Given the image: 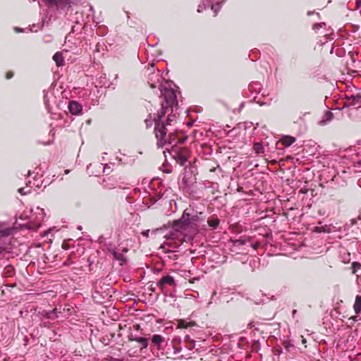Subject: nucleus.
Wrapping results in <instances>:
<instances>
[{
  "mask_svg": "<svg viewBox=\"0 0 361 361\" xmlns=\"http://www.w3.org/2000/svg\"><path fill=\"white\" fill-rule=\"evenodd\" d=\"M161 97L164 102L161 103V109L154 117V133L157 139L158 147H164L166 145H176L178 142H183L184 140H176L175 131H171L169 127L175 121V116L172 115L173 106L178 104L176 94L171 88L160 87Z\"/></svg>",
  "mask_w": 361,
  "mask_h": 361,
  "instance_id": "nucleus-1",
  "label": "nucleus"
},
{
  "mask_svg": "<svg viewBox=\"0 0 361 361\" xmlns=\"http://www.w3.org/2000/svg\"><path fill=\"white\" fill-rule=\"evenodd\" d=\"M198 221L199 216L197 215H190L188 210L185 209L181 217L176 221L177 229H180L183 234V240L186 243H190L193 240L194 236L198 232Z\"/></svg>",
  "mask_w": 361,
  "mask_h": 361,
  "instance_id": "nucleus-2",
  "label": "nucleus"
},
{
  "mask_svg": "<svg viewBox=\"0 0 361 361\" xmlns=\"http://www.w3.org/2000/svg\"><path fill=\"white\" fill-rule=\"evenodd\" d=\"M166 240H175L173 243L174 246L172 245V243H168L167 245L173 247H178L185 240L183 238V234L180 231V229H177L176 224L175 221L173 223L172 230L166 233L164 236Z\"/></svg>",
  "mask_w": 361,
  "mask_h": 361,
  "instance_id": "nucleus-3",
  "label": "nucleus"
},
{
  "mask_svg": "<svg viewBox=\"0 0 361 361\" xmlns=\"http://www.w3.org/2000/svg\"><path fill=\"white\" fill-rule=\"evenodd\" d=\"M157 285L164 294L168 293L169 288H174L176 286L173 277L170 275H166L161 278L160 280L157 281Z\"/></svg>",
  "mask_w": 361,
  "mask_h": 361,
  "instance_id": "nucleus-4",
  "label": "nucleus"
},
{
  "mask_svg": "<svg viewBox=\"0 0 361 361\" xmlns=\"http://www.w3.org/2000/svg\"><path fill=\"white\" fill-rule=\"evenodd\" d=\"M188 155L189 150L184 147L174 151L173 157L180 165L184 166L188 161Z\"/></svg>",
  "mask_w": 361,
  "mask_h": 361,
  "instance_id": "nucleus-5",
  "label": "nucleus"
},
{
  "mask_svg": "<svg viewBox=\"0 0 361 361\" xmlns=\"http://www.w3.org/2000/svg\"><path fill=\"white\" fill-rule=\"evenodd\" d=\"M161 80L162 76L159 71H157L149 74L148 82L152 88H154L157 87V84L159 83Z\"/></svg>",
  "mask_w": 361,
  "mask_h": 361,
  "instance_id": "nucleus-6",
  "label": "nucleus"
},
{
  "mask_svg": "<svg viewBox=\"0 0 361 361\" xmlns=\"http://www.w3.org/2000/svg\"><path fill=\"white\" fill-rule=\"evenodd\" d=\"M166 342L165 338L159 334H154L152 337V344L157 347V348L160 350L164 349V345Z\"/></svg>",
  "mask_w": 361,
  "mask_h": 361,
  "instance_id": "nucleus-7",
  "label": "nucleus"
},
{
  "mask_svg": "<svg viewBox=\"0 0 361 361\" xmlns=\"http://www.w3.org/2000/svg\"><path fill=\"white\" fill-rule=\"evenodd\" d=\"M129 341H136L139 343L141 345L140 350H142L144 348H147L149 345V341L146 338L143 337H137V336H133L132 334L128 336Z\"/></svg>",
  "mask_w": 361,
  "mask_h": 361,
  "instance_id": "nucleus-8",
  "label": "nucleus"
},
{
  "mask_svg": "<svg viewBox=\"0 0 361 361\" xmlns=\"http://www.w3.org/2000/svg\"><path fill=\"white\" fill-rule=\"evenodd\" d=\"M68 109L73 115H78L82 111V106L77 102L71 101L68 104Z\"/></svg>",
  "mask_w": 361,
  "mask_h": 361,
  "instance_id": "nucleus-9",
  "label": "nucleus"
},
{
  "mask_svg": "<svg viewBox=\"0 0 361 361\" xmlns=\"http://www.w3.org/2000/svg\"><path fill=\"white\" fill-rule=\"evenodd\" d=\"M40 313V315L48 319H55L58 317L56 309H54L51 311L42 310Z\"/></svg>",
  "mask_w": 361,
  "mask_h": 361,
  "instance_id": "nucleus-10",
  "label": "nucleus"
},
{
  "mask_svg": "<svg viewBox=\"0 0 361 361\" xmlns=\"http://www.w3.org/2000/svg\"><path fill=\"white\" fill-rule=\"evenodd\" d=\"M192 176L190 178H188L187 175H184L182 180H181V185L184 189L190 190L193 185L194 182L191 179Z\"/></svg>",
  "mask_w": 361,
  "mask_h": 361,
  "instance_id": "nucleus-11",
  "label": "nucleus"
},
{
  "mask_svg": "<svg viewBox=\"0 0 361 361\" xmlns=\"http://www.w3.org/2000/svg\"><path fill=\"white\" fill-rule=\"evenodd\" d=\"M219 219L215 216H212L207 219L209 226L213 230L216 229L219 226Z\"/></svg>",
  "mask_w": 361,
  "mask_h": 361,
  "instance_id": "nucleus-12",
  "label": "nucleus"
},
{
  "mask_svg": "<svg viewBox=\"0 0 361 361\" xmlns=\"http://www.w3.org/2000/svg\"><path fill=\"white\" fill-rule=\"evenodd\" d=\"M295 141V138L290 135L283 136L281 140V143L285 147L290 146Z\"/></svg>",
  "mask_w": 361,
  "mask_h": 361,
  "instance_id": "nucleus-13",
  "label": "nucleus"
},
{
  "mask_svg": "<svg viewBox=\"0 0 361 361\" xmlns=\"http://www.w3.org/2000/svg\"><path fill=\"white\" fill-rule=\"evenodd\" d=\"M53 60L56 62L57 66H61L64 65L63 57L61 52H56L53 56Z\"/></svg>",
  "mask_w": 361,
  "mask_h": 361,
  "instance_id": "nucleus-14",
  "label": "nucleus"
},
{
  "mask_svg": "<svg viewBox=\"0 0 361 361\" xmlns=\"http://www.w3.org/2000/svg\"><path fill=\"white\" fill-rule=\"evenodd\" d=\"M353 307L356 314L361 312V295L356 296Z\"/></svg>",
  "mask_w": 361,
  "mask_h": 361,
  "instance_id": "nucleus-15",
  "label": "nucleus"
},
{
  "mask_svg": "<svg viewBox=\"0 0 361 361\" xmlns=\"http://www.w3.org/2000/svg\"><path fill=\"white\" fill-rule=\"evenodd\" d=\"M351 102H350V105H357V107L361 106V94H357V95H353L351 97Z\"/></svg>",
  "mask_w": 361,
  "mask_h": 361,
  "instance_id": "nucleus-16",
  "label": "nucleus"
},
{
  "mask_svg": "<svg viewBox=\"0 0 361 361\" xmlns=\"http://www.w3.org/2000/svg\"><path fill=\"white\" fill-rule=\"evenodd\" d=\"M253 149L257 154H262L264 152V147L261 143L256 142L254 144Z\"/></svg>",
  "mask_w": 361,
  "mask_h": 361,
  "instance_id": "nucleus-17",
  "label": "nucleus"
},
{
  "mask_svg": "<svg viewBox=\"0 0 361 361\" xmlns=\"http://www.w3.org/2000/svg\"><path fill=\"white\" fill-rule=\"evenodd\" d=\"M18 192L22 195L29 194L31 192V187L27 186L25 188H20L18 189Z\"/></svg>",
  "mask_w": 361,
  "mask_h": 361,
  "instance_id": "nucleus-18",
  "label": "nucleus"
},
{
  "mask_svg": "<svg viewBox=\"0 0 361 361\" xmlns=\"http://www.w3.org/2000/svg\"><path fill=\"white\" fill-rule=\"evenodd\" d=\"M246 241L247 240L245 238L236 239V240H233V245L234 246L243 245L246 243Z\"/></svg>",
  "mask_w": 361,
  "mask_h": 361,
  "instance_id": "nucleus-19",
  "label": "nucleus"
},
{
  "mask_svg": "<svg viewBox=\"0 0 361 361\" xmlns=\"http://www.w3.org/2000/svg\"><path fill=\"white\" fill-rule=\"evenodd\" d=\"M10 234V229L7 228H2V226L0 225V238L3 236H7Z\"/></svg>",
  "mask_w": 361,
  "mask_h": 361,
  "instance_id": "nucleus-20",
  "label": "nucleus"
},
{
  "mask_svg": "<svg viewBox=\"0 0 361 361\" xmlns=\"http://www.w3.org/2000/svg\"><path fill=\"white\" fill-rule=\"evenodd\" d=\"M112 254L116 259L119 261H125L124 256L122 253L117 252L116 251H113Z\"/></svg>",
  "mask_w": 361,
  "mask_h": 361,
  "instance_id": "nucleus-21",
  "label": "nucleus"
},
{
  "mask_svg": "<svg viewBox=\"0 0 361 361\" xmlns=\"http://www.w3.org/2000/svg\"><path fill=\"white\" fill-rule=\"evenodd\" d=\"M153 122L154 123V118H152L151 114L149 115V118H146L145 121V123L146 124V127L148 128L151 127L153 124Z\"/></svg>",
  "mask_w": 361,
  "mask_h": 361,
  "instance_id": "nucleus-22",
  "label": "nucleus"
},
{
  "mask_svg": "<svg viewBox=\"0 0 361 361\" xmlns=\"http://www.w3.org/2000/svg\"><path fill=\"white\" fill-rule=\"evenodd\" d=\"M219 9H220V4H213L212 6V10H213V11L214 12L215 16L216 15V13L219 11Z\"/></svg>",
  "mask_w": 361,
  "mask_h": 361,
  "instance_id": "nucleus-23",
  "label": "nucleus"
},
{
  "mask_svg": "<svg viewBox=\"0 0 361 361\" xmlns=\"http://www.w3.org/2000/svg\"><path fill=\"white\" fill-rule=\"evenodd\" d=\"M325 25L324 23H315L313 25V30H317Z\"/></svg>",
  "mask_w": 361,
  "mask_h": 361,
  "instance_id": "nucleus-24",
  "label": "nucleus"
},
{
  "mask_svg": "<svg viewBox=\"0 0 361 361\" xmlns=\"http://www.w3.org/2000/svg\"><path fill=\"white\" fill-rule=\"evenodd\" d=\"M332 117H333V114L331 112L327 111L325 114V120L326 121H331L332 119Z\"/></svg>",
  "mask_w": 361,
  "mask_h": 361,
  "instance_id": "nucleus-25",
  "label": "nucleus"
},
{
  "mask_svg": "<svg viewBox=\"0 0 361 361\" xmlns=\"http://www.w3.org/2000/svg\"><path fill=\"white\" fill-rule=\"evenodd\" d=\"M6 271L8 276H11L13 273V269L12 267H7L6 268Z\"/></svg>",
  "mask_w": 361,
  "mask_h": 361,
  "instance_id": "nucleus-26",
  "label": "nucleus"
},
{
  "mask_svg": "<svg viewBox=\"0 0 361 361\" xmlns=\"http://www.w3.org/2000/svg\"><path fill=\"white\" fill-rule=\"evenodd\" d=\"M352 265H353V273H355L356 271V269L357 268H360V264L359 263H357V262H353L352 264Z\"/></svg>",
  "mask_w": 361,
  "mask_h": 361,
  "instance_id": "nucleus-27",
  "label": "nucleus"
},
{
  "mask_svg": "<svg viewBox=\"0 0 361 361\" xmlns=\"http://www.w3.org/2000/svg\"><path fill=\"white\" fill-rule=\"evenodd\" d=\"M13 76V73L11 71H9L6 73V79H11Z\"/></svg>",
  "mask_w": 361,
  "mask_h": 361,
  "instance_id": "nucleus-28",
  "label": "nucleus"
},
{
  "mask_svg": "<svg viewBox=\"0 0 361 361\" xmlns=\"http://www.w3.org/2000/svg\"><path fill=\"white\" fill-rule=\"evenodd\" d=\"M205 8V6L200 5L197 8V12L200 13Z\"/></svg>",
  "mask_w": 361,
  "mask_h": 361,
  "instance_id": "nucleus-29",
  "label": "nucleus"
},
{
  "mask_svg": "<svg viewBox=\"0 0 361 361\" xmlns=\"http://www.w3.org/2000/svg\"><path fill=\"white\" fill-rule=\"evenodd\" d=\"M323 228L322 227H315L314 228V231L316 232H322L323 231Z\"/></svg>",
  "mask_w": 361,
  "mask_h": 361,
  "instance_id": "nucleus-30",
  "label": "nucleus"
},
{
  "mask_svg": "<svg viewBox=\"0 0 361 361\" xmlns=\"http://www.w3.org/2000/svg\"><path fill=\"white\" fill-rule=\"evenodd\" d=\"M195 346V344L193 343V341H190V343L188 345V348L190 349V350H192Z\"/></svg>",
  "mask_w": 361,
  "mask_h": 361,
  "instance_id": "nucleus-31",
  "label": "nucleus"
},
{
  "mask_svg": "<svg viewBox=\"0 0 361 361\" xmlns=\"http://www.w3.org/2000/svg\"><path fill=\"white\" fill-rule=\"evenodd\" d=\"M350 261V254L349 253H347V257H346V259L345 260H343V262L345 263H347V262H349Z\"/></svg>",
  "mask_w": 361,
  "mask_h": 361,
  "instance_id": "nucleus-32",
  "label": "nucleus"
},
{
  "mask_svg": "<svg viewBox=\"0 0 361 361\" xmlns=\"http://www.w3.org/2000/svg\"><path fill=\"white\" fill-rule=\"evenodd\" d=\"M180 350H181L180 348L174 347V353H178L180 352Z\"/></svg>",
  "mask_w": 361,
  "mask_h": 361,
  "instance_id": "nucleus-33",
  "label": "nucleus"
},
{
  "mask_svg": "<svg viewBox=\"0 0 361 361\" xmlns=\"http://www.w3.org/2000/svg\"><path fill=\"white\" fill-rule=\"evenodd\" d=\"M149 230L145 231L142 232V235L147 237L149 235Z\"/></svg>",
  "mask_w": 361,
  "mask_h": 361,
  "instance_id": "nucleus-34",
  "label": "nucleus"
},
{
  "mask_svg": "<svg viewBox=\"0 0 361 361\" xmlns=\"http://www.w3.org/2000/svg\"><path fill=\"white\" fill-rule=\"evenodd\" d=\"M183 323H184L183 322H181L180 323V325L182 327H183V328H186L188 326L184 325V324H183Z\"/></svg>",
  "mask_w": 361,
  "mask_h": 361,
  "instance_id": "nucleus-35",
  "label": "nucleus"
},
{
  "mask_svg": "<svg viewBox=\"0 0 361 361\" xmlns=\"http://www.w3.org/2000/svg\"><path fill=\"white\" fill-rule=\"evenodd\" d=\"M134 328L136 329V330H139L140 329V326L138 324H136L134 326Z\"/></svg>",
  "mask_w": 361,
  "mask_h": 361,
  "instance_id": "nucleus-36",
  "label": "nucleus"
},
{
  "mask_svg": "<svg viewBox=\"0 0 361 361\" xmlns=\"http://www.w3.org/2000/svg\"><path fill=\"white\" fill-rule=\"evenodd\" d=\"M4 250V248L0 246V253H1Z\"/></svg>",
  "mask_w": 361,
  "mask_h": 361,
  "instance_id": "nucleus-37",
  "label": "nucleus"
},
{
  "mask_svg": "<svg viewBox=\"0 0 361 361\" xmlns=\"http://www.w3.org/2000/svg\"><path fill=\"white\" fill-rule=\"evenodd\" d=\"M312 13H313V12H312V11H309V12L307 13V15H308V16H310V15H312Z\"/></svg>",
  "mask_w": 361,
  "mask_h": 361,
  "instance_id": "nucleus-38",
  "label": "nucleus"
},
{
  "mask_svg": "<svg viewBox=\"0 0 361 361\" xmlns=\"http://www.w3.org/2000/svg\"><path fill=\"white\" fill-rule=\"evenodd\" d=\"M44 103H45V104H46V106H47V108L48 109V104H47V102L46 101V99H44Z\"/></svg>",
  "mask_w": 361,
  "mask_h": 361,
  "instance_id": "nucleus-39",
  "label": "nucleus"
},
{
  "mask_svg": "<svg viewBox=\"0 0 361 361\" xmlns=\"http://www.w3.org/2000/svg\"><path fill=\"white\" fill-rule=\"evenodd\" d=\"M176 255H173V257H171V258H172V259H176Z\"/></svg>",
  "mask_w": 361,
  "mask_h": 361,
  "instance_id": "nucleus-40",
  "label": "nucleus"
},
{
  "mask_svg": "<svg viewBox=\"0 0 361 361\" xmlns=\"http://www.w3.org/2000/svg\"><path fill=\"white\" fill-rule=\"evenodd\" d=\"M78 228L79 230H81V229H82V226H79L78 227Z\"/></svg>",
  "mask_w": 361,
  "mask_h": 361,
  "instance_id": "nucleus-41",
  "label": "nucleus"
},
{
  "mask_svg": "<svg viewBox=\"0 0 361 361\" xmlns=\"http://www.w3.org/2000/svg\"><path fill=\"white\" fill-rule=\"evenodd\" d=\"M166 252L173 253V251L169 250V251H166Z\"/></svg>",
  "mask_w": 361,
  "mask_h": 361,
  "instance_id": "nucleus-42",
  "label": "nucleus"
},
{
  "mask_svg": "<svg viewBox=\"0 0 361 361\" xmlns=\"http://www.w3.org/2000/svg\"><path fill=\"white\" fill-rule=\"evenodd\" d=\"M293 314H296V310H293Z\"/></svg>",
  "mask_w": 361,
  "mask_h": 361,
  "instance_id": "nucleus-43",
  "label": "nucleus"
},
{
  "mask_svg": "<svg viewBox=\"0 0 361 361\" xmlns=\"http://www.w3.org/2000/svg\"><path fill=\"white\" fill-rule=\"evenodd\" d=\"M321 123H324L325 121H322Z\"/></svg>",
  "mask_w": 361,
  "mask_h": 361,
  "instance_id": "nucleus-44",
  "label": "nucleus"
}]
</instances>
